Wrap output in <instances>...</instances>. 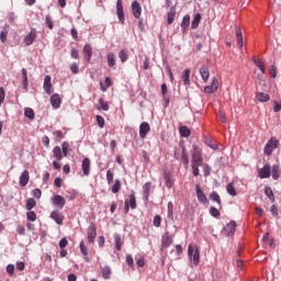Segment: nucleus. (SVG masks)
Here are the masks:
<instances>
[{"label":"nucleus","instance_id":"f257e3e1","mask_svg":"<svg viewBox=\"0 0 281 281\" xmlns=\"http://www.w3.org/2000/svg\"><path fill=\"white\" fill-rule=\"evenodd\" d=\"M188 255L190 260H192L193 265L196 267L201 260V252L199 251V248L194 249V246L190 244L188 247Z\"/></svg>","mask_w":281,"mask_h":281},{"label":"nucleus","instance_id":"f03ea898","mask_svg":"<svg viewBox=\"0 0 281 281\" xmlns=\"http://www.w3.org/2000/svg\"><path fill=\"white\" fill-rule=\"evenodd\" d=\"M202 164H203V156L201 155L199 147H196V145H194L193 153H192V159H191V166H202Z\"/></svg>","mask_w":281,"mask_h":281},{"label":"nucleus","instance_id":"7ed1b4c3","mask_svg":"<svg viewBox=\"0 0 281 281\" xmlns=\"http://www.w3.org/2000/svg\"><path fill=\"white\" fill-rule=\"evenodd\" d=\"M137 207V199L135 193L130 194V200H125V214H128L130 210H135Z\"/></svg>","mask_w":281,"mask_h":281},{"label":"nucleus","instance_id":"20e7f679","mask_svg":"<svg viewBox=\"0 0 281 281\" xmlns=\"http://www.w3.org/2000/svg\"><path fill=\"white\" fill-rule=\"evenodd\" d=\"M171 245L172 236H170V232H166L161 237V251H164V249H168V247Z\"/></svg>","mask_w":281,"mask_h":281},{"label":"nucleus","instance_id":"39448f33","mask_svg":"<svg viewBox=\"0 0 281 281\" xmlns=\"http://www.w3.org/2000/svg\"><path fill=\"white\" fill-rule=\"evenodd\" d=\"M132 14L135 19H139L142 16V4L136 0L132 2Z\"/></svg>","mask_w":281,"mask_h":281},{"label":"nucleus","instance_id":"423d86ee","mask_svg":"<svg viewBox=\"0 0 281 281\" xmlns=\"http://www.w3.org/2000/svg\"><path fill=\"white\" fill-rule=\"evenodd\" d=\"M150 133V125L147 122H143L139 126V137L140 139H146V135Z\"/></svg>","mask_w":281,"mask_h":281},{"label":"nucleus","instance_id":"0eeeda50","mask_svg":"<svg viewBox=\"0 0 281 281\" xmlns=\"http://www.w3.org/2000/svg\"><path fill=\"white\" fill-rule=\"evenodd\" d=\"M36 40V29H31L30 33L26 34L24 37V43L26 46L32 45L34 41Z\"/></svg>","mask_w":281,"mask_h":281},{"label":"nucleus","instance_id":"6e6552de","mask_svg":"<svg viewBox=\"0 0 281 281\" xmlns=\"http://www.w3.org/2000/svg\"><path fill=\"white\" fill-rule=\"evenodd\" d=\"M53 205H56L59 210H63L65 207L66 200L63 198V195H54L53 199Z\"/></svg>","mask_w":281,"mask_h":281},{"label":"nucleus","instance_id":"1a4fd4ad","mask_svg":"<svg viewBox=\"0 0 281 281\" xmlns=\"http://www.w3.org/2000/svg\"><path fill=\"white\" fill-rule=\"evenodd\" d=\"M87 236H88V243L92 244L93 240H95V236H98V232L95 229V225L91 224L88 227Z\"/></svg>","mask_w":281,"mask_h":281},{"label":"nucleus","instance_id":"9d476101","mask_svg":"<svg viewBox=\"0 0 281 281\" xmlns=\"http://www.w3.org/2000/svg\"><path fill=\"white\" fill-rule=\"evenodd\" d=\"M116 14L119 16V21L124 24V4H122V0L116 1Z\"/></svg>","mask_w":281,"mask_h":281},{"label":"nucleus","instance_id":"9b49d317","mask_svg":"<svg viewBox=\"0 0 281 281\" xmlns=\"http://www.w3.org/2000/svg\"><path fill=\"white\" fill-rule=\"evenodd\" d=\"M195 192L200 203H207V196H205L203 189H201V184L198 183L195 186Z\"/></svg>","mask_w":281,"mask_h":281},{"label":"nucleus","instance_id":"f8f14e48","mask_svg":"<svg viewBox=\"0 0 281 281\" xmlns=\"http://www.w3.org/2000/svg\"><path fill=\"white\" fill-rule=\"evenodd\" d=\"M82 172L86 177H89L91 172V160L89 158H85L81 164Z\"/></svg>","mask_w":281,"mask_h":281},{"label":"nucleus","instance_id":"ddd939ff","mask_svg":"<svg viewBox=\"0 0 281 281\" xmlns=\"http://www.w3.org/2000/svg\"><path fill=\"white\" fill-rule=\"evenodd\" d=\"M260 179H269L271 177V166L266 165L263 168L259 169Z\"/></svg>","mask_w":281,"mask_h":281},{"label":"nucleus","instance_id":"4468645a","mask_svg":"<svg viewBox=\"0 0 281 281\" xmlns=\"http://www.w3.org/2000/svg\"><path fill=\"white\" fill-rule=\"evenodd\" d=\"M52 77L47 75L44 79V91L48 95L53 93Z\"/></svg>","mask_w":281,"mask_h":281},{"label":"nucleus","instance_id":"2eb2a0df","mask_svg":"<svg viewBox=\"0 0 281 281\" xmlns=\"http://www.w3.org/2000/svg\"><path fill=\"white\" fill-rule=\"evenodd\" d=\"M50 218H53L57 225H63V221H65V216H63L58 211H53L50 213Z\"/></svg>","mask_w":281,"mask_h":281},{"label":"nucleus","instance_id":"dca6fc26","mask_svg":"<svg viewBox=\"0 0 281 281\" xmlns=\"http://www.w3.org/2000/svg\"><path fill=\"white\" fill-rule=\"evenodd\" d=\"M29 182H30V171L24 170L20 176V186L22 188H25V186H27Z\"/></svg>","mask_w":281,"mask_h":281},{"label":"nucleus","instance_id":"f3484780","mask_svg":"<svg viewBox=\"0 0 281 281\" xmlns=\"http://www.w3.org/2000/svg\"><path fill=\"white\" fill-rule=\"evenodd\" d=\"M61 102L63 100L60 99V95H58L57 93L50 97V104L54 109H59Z\"/></svg>","mask_w":281,"mask_h":281},{"label":"nucleus","instance_id":"a211bd4d","mask_svg":"<svg viewBox=\"0 0 281 281\" xmlns=\"http://www.w3.org/2000/svg\"><path fill=\"white\" fill-rule=\"evenodd\" d=\"M83 54L87 63H89V60H91V56H93V48L91 47V44L85 45Z\"/></svg>","mask_w":281,"mask_h":281},{"label":"nucleus","instance_id":"6ab92c4d","mask_svg":"<svg viewBox=\"0 0 281 281\" xmlns=\"http://www.w3.org/2000/svg\"><path fill=\"white\" fill-rule=\"evenodd\" d=\"M200 76L203 82H207L210 80V69L206 66L200 67Z\"/></svg>","mask_w":281,"mask_h":281},{"label":"nucleus","instance_id":"aec40b11","mask_svg":"<svg viewBox=\"0 0 281 281\" xmlns=\"http://www.w3.org/2000/svg\"><path fill=\"white\" fill-rule=\"evenodd\" d=\"M150 188H153V183H150V182H146L143 186V196H144L146 203H148V196H150Z\"/></svg>","mask_w":281,"mask_h":281},{"label":"nucleus","instance_id":"412c9836","mask_svg":"<svg viewBox=\"0 0 281 281\" xmlns=\"http://www.w3.org/2000/svg\"><path fill=\"white\" fill-rule=\"evenodd\" d=\"M175 16H177V9L175 7H171L169 12L167 13V21L169 25H172V23H175Z\"/></svg>","mask_w":281,"mask_h":281},{"label":"nucleus","instance_id":"4be33fe9","mask_svg":"<svg viewBox=\"0 0 281 281\" xmlns=\"http://www.w3.org/2000/svg\"><path fill=\"white\" fill-rule=\"evenodd\" d=\"M252 63H254V65H256V67H258V69H260L261 74L267 72V69L265 68V63H262V60H260V58H257L256 56H254Z\"/></svg>","mask_w":281,"mask_h":281},{"label":"nucleus","instance_id":"5701e85b","mask_svg":"<svg viewBox=\"0 0 281 281\" xmlns=\"http://www.w3.org/2000/svg\"><path fill=\"white\" fill-rule=\"evenodd\" d=\"M188 27H190V15H184L181 22L182 32H188Z\"/></svg>","mask_w":281,"mask_h":281},{"label":"nucleus","instance_id":"b1692460","mask_svg":"<svg viewBox=\"0 0 281 281\" xmlns=\"http://www.w3.org/2000/svg\"><path fill=\"white\" fill-rule=\"evenodd\" d=\"M225 232H227L228 236H233L234 232H236V223L234 221L229 222L225 227Z\"/></svg>","mask_w":281,"mask_h":281},{"label":"nucleus","instance_id":"393cba45","mask_svg":"<svg viewBox=\"0 0 281 281\" xmlns=\"http://www.w3.org/2000/svg\"><path fill=\"white\" fill-rule=\"evenodd\" d=\"M101 273H102V278H103L104 280H111V267L104 266V267L101 269Z\"/></svg>","mask_w":281,"mask_h":281},{"label":"nucleus","instance_id":"a878e982","mask_svg":"<svg viewBox=\"0 0 281 281\" xmlns=\"http://www.w3.org/2000/svg\"><path fill=\"white\" fill-rule=\"evenodd\" d=\"M265 194L266 196H268L271 203H276V195H273V190L271 189V187L265 188Z\"/></svg>","mask_w":281,"mask_h":281},{"label":"nucleus","instance_id":"bb28decb","mask_svg":"<svg viewBox=\"0 0 281 281\" xmlns=\"http://www.w3.org/2000/svg\"><path fill=\"white\" fill-rule=\"evenodd\" d=\"M257 100L259 102H269L270 100V97L268 93H265V92H258L257 95H256Z\"/></svg>","mask_w":281,"mask_h":281},{"label":"nucleus","instance_id":"cd10ccee","mask_svg":"<svg viewBox=\"0 0 281 281\" xmlns=\"http://www.w3.org/2000/svg\"><path fill=\"white\" fill-rule=\"evenodd\" d=\"M236 38L239 47H243V31L240 30V26H236Z\"/></svg>","mask_w":281,"mask_h":281},{"label":"nucleus","instance_id":"c85d7f7f","mask_svg":"<svg viewBox=\"0 0 281 281\" xmlns=\"http://www.w3.org/2000/svg\"><path fill=\"white\" fill-rule=\"evenodd\" d=\"M53 155L57 161L63 160V150L58 146L53 149Z\"/></svg>","mask_w":281,"mask_h":281},{"label":"nucleus","instance_id":"c756f323","mask_svg":"<svg viewBox=\"0 0 281 281\" xmlns=\"http://www.w3.org/2000/svg\"><path fill=\"white\" fill-rule=\"evenodd\" d=\"M201 23V13H196L193 18V21L191 23V27L193 30H196V27H199V24Z\"/></svg>","mask_w":281,"mask_h":281},{"label":"nucleus","instance_id":"7c9ffc66","mask_svg":"<svg viewBox=\"0 0 281 281\" xmlns=\"http://www.w3.org/2000/svg\"><path fill=\"white\" fill-rule=\"evenodd\" d=\"M119 58L121 63H126L128 60V52L126 49H121L119 53Z\"/></svg>","mask_w":281,"mask_h":281},{"label":"nucleus","instance_id":"2f4dec72","mask_svg":"<svg viewBox=\"0 0 281 281\" xmlns=\"http://www.w3.org/2000/svg\"><path fill=\"white\" fill-rule=\"evenodd\" d=\"M114 243L117 251H122V237L119 234L114 235Z\"/></svg>","mask_w":281,"mask_h":281},{"label":"nucleus","instance_id":"473e14b6","mask_svg":"<svg viewBox=\"0 0 281 281\" xmlns=\"http://www.w3.org/2000/svg\"><path fill=\"white\" fill-rule=\"evenodd\" d=\"M108 58V66L109 67H115V54L114 53H109L106 55Z\"/></svg>","mask_w":281,"mask_h":281},{"label":"nucleus","instance_id":"72a5a7b5","mask_svg":"<svg viewBox=\"0 0 281 281\" xmlns=\"http://www.w3.org/2000/svg\"><path fill=\"white\" fill-rule=\"evenodd\" d=\"M226 191L231 196H236V188L234 187V182H229L226 187Z\"/></svg>","mask_w":281,"mask_h":281},{"label":"nucleus","instance_id":"f704fd0d","mask_svg":"<svg viewBox=\"0 0 281 281\" xmlns=\"http://www.w3.org/2000/svg\"><path fill=\"white\" fill-rule=\"evenodd\" d=\"M272 179H274V181L280 179V167L277 165L272 166Z\"/></svg>","mask_w":281,"mask_h":281},{"label":"nucleus","instance_id":"c9c22d12","mask_svg":"<svg viewBox=\"0 0 281 281\" xmlns=\"http://www.w3.org/2000/svg\"><path fill=\"white\" fill-rule=\"evenodd\" d=\"M179 133L181 137H190V128L188 126H180Z\"/></svg>","mask_w":281,"mask_h":281},{"label":"nucleus","instance_id":"e433bc0d","mask_svg":"<svg viewBox=\"0 0 281 281\" xmlns=\"http://www.w3.org/2000/svg\"><path fill=\"white\" fill-rule=\"evenodd\" d=\"M181 159L186 168H188V166H190V159L188 158V153L186 151V148H182Z\"/></svg>","mask_w":281,"mask_h":281},{"label":"nucleus","instance_id":"4c0bfd02","mask_svg":"<svg viewBox=\"0 0 281 281\" xmlns=\"http://www.w3.org/2000/svg\"><path fill=\"white\" fill-rule=\"evenodd\" d=\"M210 199H211V201H215V203H217L218 205H221V203H222L221 195H218V193L216 191H213L210 194Z\"/></svg>","mask_w":281,"mask_h":281},{"label":"nucleus","instance_id":"58836bf2","mask_svg":"<svg viewBox=\"0 0 281 281\" xmlns=\"http://www.w3.org/2000/svg\"><path fill=\"white\" fill-rule=\"evenodd\" d=\"M26 210H32L34 207H36V200H34V198H30L26 200V205H25Z\"/></svg>","mask_w":281,"mask_h":281},{"label":"nucleus","instance_id":"ea45409f","mask_svg":"<svg viewBox=\"0 0 281 281\" xmlns=\"http://www.w3.org/2000/svg\"><path fill=\"white\" fill-rule=\"evenodd\" d=\"M80 251L81 254L85 256V260H87V262H89V257L88 256V250H87V246H85V241H80Z\"/></svg>","mask_w":281,"mask_h":281},{"label":"nucleus","instance_id":"a19ab883","mask_svg":"<svg viewBox=\"0 0 281 281\" xmlns=\"http://www.w3.org/2000/svg\"><path fill=\"white\" fill-rule=\"evenodd\" d=\"M121 189H122V182L120 181V179H117L115 180V183L112 187L113 194H117V192H120Z\"/></svg>","mask_w":281,"mask_h":281},{"label":"nucleus","instance_id":"79ce46f5","mask_svg":"<svg viewBox=\"0 0 281 281\" xmlns=\"http://www.w3.org/2000/svg\"><path fill=\"white\" fill-rule=\"evenodd\" d=\"M24 115L29 120H34V117H35L34 110H32L31 108H25Z\"/></svg>","mask_w":281,"mask_h":281},{"label":"nucleus","instance_id":"37998d69","mask_svg":"<svg viewBox=\"0 0 281 281\" xmlns=\"http://www.w3.org/2000/svg\"><path fill=\"white\" fill-rule=\"evenodd\" d=\"M183 83L184 85H190V69H186L183 75H182Z\"/></svg>","mask_w":281,"mask_h":281},{"label":"nucleus","instance_id":"c03bdc74","mask_svg":"<svg viewBox=\"0 0 281 281\" xmlns=\"http://www.w3.org/2000/svg\"><path fill=\"white\" fill-rule=\"evenodd\" d=\"M268 144H270V148L272 150H276V148H278V144H280V142L278 139H276V137H271L269 139Z\"/></svg>","mask_w":281,"mask_h":281},{"label":"nucleus","instance_id":"a18cd8bd","mask_svg":"<svg viewBox=\"0 0 281 281\" xmlns=\"http://www.w3.org/2000/svg\"><path fill=\"white\" fill-rule=\"evenodd\" d=\"M99 104L100 108L98 109H102V111H109V103H106L103 98L99 99Z\"/></svg>","mask_w":281,"mask_h":281},{"label":"nucleus","instance_id":"49530a36","mask_svg":"<svg viewBox=\"0 0 281 281\" xmlns=\"http://www.w3.org/2000/svg\"><path fill=\"white\" fill-rule=\"evenodd\" d=\"M27 221H31V223H34L36 221V213L34 211H29L26 213Z\"/></svg>","mask_w":281,"mask_h":281},{"label":"nucleus","instance_id":"de8ad7c7","mask_svg":"<svg viewBox=\"0 0 281 281\" xmlns=\"http://www.w3.org/2000/svg\"><path fill=\"white\" fill-rule=\"evenodd\" d=\"M265 155L270 157V155L273 153V149L271 148V143H267L265 148H263Z\"/></svg>","mask_w":281,"mask_h":281},{"label":"nucleus","instance_id":"09e8293b","mask_svg":"<svg viewBox=\"0 0 281 281\" xmlns=\"http://www.w3.org/2000/svg\"><path fill=\"white\" fill-rule=\"evenodd\" d=\"M61 150L64 157H67V155H69V144L67 142L61 144Z\"/></svg>","mask_w":281,"mask_h":281},{"label":"nucleus","instance_id":"8fccbe9b","mask_svg":"<svg viewBox=\"0 0 281 281\" xmlns=\"http://www.w3.org/2000/svg\"><path fill=\"white\" fill-rule=\"evenodd\" d=\"M210 214H211V216H214V218H218V216H221V212L217 211V209L214 206H211Z\"/></svg>","mask_w":281,"mask_h":281},{"label":"nucleus","instance_id":"3c124183","mask_svg":"<svg viewBox=\"0 0 281 281\" xmlns=\"http://www.w3.org/2000/svg\"><path fill=\"white\" fill-rule=\"evenodd\" d=\"M45 21H46V25L48 26V29L54 30V21H52V16L46 15Z\"/></svg>","mask_w":281,"mask_h":281},{"label":"nucleus","instance_id":"603ef678","mask_svg":"<svg viewBox=\"0 0 281 281\" xmlns=\"http://www.w3.org/2000/svg\"><path fill=\"white\" fill-rule=\"evenodd\" d=\"M154 225L156 227H161V216L160 215H155V217H154Z\"/></svg>","mask_w":281,"mask_h":281},{"label":"nucleus","instance_id":"864d4df0","mask_svg":"<svg viewBox=\"0 0 281 281\" xmlns=\"http://www.w3.org/2000/svg\"><path fill=\"white\" fill-rule=\"evenodd\" d=\"M97 123L99 128H104V117L97 115Z\"/></svg>","mask_w":281,"mask_h":281},{"label":"nucleus","instance_id":"5fc2aeb1","mask_svg":"<svg viewBox=\"0 0 281 281\" xmlns=\"http://www.w3.org/2000/svg\"><path fill=\"white\" fill-rule=\"evenodd\" d=\"M5 101V90L0 87V106H1V103Z\"/></svg>","mask_w":281,"mask_h":281},{"label":"nucleus","instance_id":"6e6d98bb","mask_svg":"<svg viewBox=\"0 0 281 281\" xmlns=\"http://www.w3.org/2000/svg\"><path fill=\"white\" fill-rule=\"evenodd\" d=\"M69 245V241L67 240V238H61L59 241V247L61 249H65V247H67Z\"/></svg>","mask_w":281,"mask_h":281},{"label":"nucleus","instance_id":"4d7b16f0","mask_svg":"<svg viewBox=\"0 0 281 281\" xmlns=\"http://www.w3.org/2000/svg\"><path fill=\"white\" fill-rule=\"evenodd\" d=\"M269 74L271 76V78H276L278 76L277 71H276V66H270L269 68Z\"/></svg>","mask_w":281,"mask_h":281},{"label":"nucleus","instance_id":"13d9d810","mask_svg":"<svg viewBox=\"0 0 281 281\" xmlns=\"http://www.w3.org/2000/svg\"><path fill=\"white\" fill-rule=\"evenodd\" d=\"M165 181L167 188H172V180H170V175H165Z\"/></svg>","mask_w":281,"mask_h":281},{"label":"nucleus","instance_id":"bf43d9fd","mask_svg":"<svg viewBox=\"0 0 281 281\" xmlns=\"http://www.w3.org/2000/svg\"><path fill=\"white\" fill-rule=\"evenodd\" d=\"M211 87L217 91L218 90V79L217 78H213Z\"/></svg>","mask_w":281,"mask_h":281},{"label":"nucleus","instance_id":"052dcab7","mask_svg":"<svg viewBox=\"0 0 281 281\" xmlns=\"http://www.w3.org/2000/svg\"><path fill=\"white\" fill-rule=\"evenodd\" d=\"M106 179L109 184L113 183V172L111 170L106 171Z\"/></svg>","mask_w":281,"mask_h":281},{"label":"nucleus","instance_id":"680f3d73","mask_svg":"<svg viewBox=\"0 0 281 281\" xmlns=\"http://www.w3.org/2000/svg\"><path fill=\"white\" fill-rule=\"evenodd\" d=\"M7 273H9V276H14V265L7 266Z\"/></svg>","mask_w":281,"mask_h":281},{"label":"nucleus","instance_id":"e2e57ef3","mask_svg":"<svg viewBox=\"0 0 281 281\" xmlns=\"http://www.w3.org/2000/svg\"><path fill=\"white\" fill-rule=\"evenodd\" d=\"M201 165H191L192 170H193V177H199V167Z\"/></svg>","mask_w":281,"mask_h":281},{"label":"nucleus","instance_id":"0e129e2a","mask_svg":"<svg viewBox=\"0 0 281 281\" xmlns=\"http://www.w3.org/2000/svg\"><path fill=\"white\" fill-rule=\"evenodd\" d=\"M126 262H127L128 267H134L135 263L133 261V256L127 255L126 256Z\"/></svg>","mask_w":281,"mask_h":281},{"label":"nucleus","instance_id":"69168bd1","mask_svg":"<svg viewBox=\"0 0 281 281\" xmlns=\"http://www.w3.org/2000/svg\"><path fill=\"white\" fill-rule=\"evenodd\" d=\"M215 91L212 86L204 87V93H214Z\"/></svg>","mask_w":281,"mask_h":281},{"label":"nucleus","instance_id":"338daca9","mask_svg":"<svg viewBox=\"0 0 281 281\" xmlns=\"http://www.w3.org/2000/svg\"><path fill=\"white\" fill-rule=\"evenodd\" d=\"M41 189H35L33 190V196H35V199H41Z\"/></svg>","mask_w":281,"mask_h":281},{"label":"nucleus","instance_id":"774afa93","mask_svg":"<svg viewBox=\"0 0 281 281\" xmlns=\"http://www.w3.org/2000/svg\"><path fill=\"white\" fill-rule=\"evenodd\" d=\"M70 70H71L74 74H78V71H79L78 64H72V65L70 66Z\"/></svg>","mask_w":281,"mask_h":281}]
</instances>
